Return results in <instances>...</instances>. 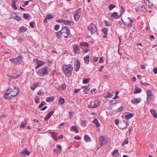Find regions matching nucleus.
I'll list each match as a JSON object with an SVG mask.
<instances>
[{
  "label": "nucleus",
  "instance_id": "1",
  "mask_svg": "<svg viewBox=\"0 0 157 157\" xmlns=\"http://www.w3.org/2000/svg\"><path fill=\"white\" fill-rule=\"evenodd\" d=\"M73 68L71 64H64L63 66V71L65 75L69 77L71 75Z\"/></svg>",
  "mask_w": 157,
  "mask_h": 157
},
{
  "label": "nucleus",
  "instance_id": "2",
  "mask_svg": "<svg viewBox=\"0 0 157 157\" xmlns=\"http://www.w3.org/2000/svg\"><path fill=\"white\" fill-rule=\"evenodd\" d=\"M60 32H61V34L62 36L64 37H67L70 34V31L66 26H63L61 30H60Z\"/></svg>",
  "mask_w": 157,
  "mask_h": 157
},
{
  "label": "nucleus",
  "instance_id": "3",
  "mask_svg": "<svg viewBox=\"0 0 157 157\" xmlns=\"http://www.w3.org/2000/svg\"><path fill=\"white\" fill-rule=\"evenodd\" d=\"M47 67H44L41 69H39L37 71V74L40 76L45 75L48 73Z\"/></svg>",
  "mask_w": 157,
  "mask_h": 157
},
{
  "label": "nucleus",
  "instance_id": "4",
  "mask_svg": "<svg viewBox=\"0 0 157 157\" xmlns=\"http://www.w3.org/2000/svg\"><path fill=\"white\" fill-rule=\"evenodd\" d=\"M87 29L89 30L92 34L95 33H97L98 34V33L97 32V29L95 25L93 23H91L88 27Z\"/></svg>",
  "mask_w": 157,
  "mask_h": 157
},
{
  "label": "nucleus",
  "instance_id": "5",
  "mask_svg": "<svg viewBox=\"0 0 157 157\" xmlns=\"http://www.w3.org/2000/svg\"><path fill=\"white\" fill-rule=\"evenodd\" d=\"M81 10L80 8H79L77 10L75 11L74 14V17L75 20L76 21L78 20L81 15Z\"/></svg>",
  "mask_w": 157,
  "mask_h": 157
},
{
  "label": "nucleus",
  "instance_id": "6",
  "mask_svg": "<svg viewBox=\"0 0 157 157\" xmlns=\"http://www.w3.org/2000/svg\"><path fill=\"white\" fill-rule=\"evenodd\" d=\"M20 90L19 88L17 87H14V89H12V88H11V97H13L16 96L18 94Z\"/></svg>",
  "mask_w": 157,
  "mask_h": 157
},
{
  "label": "nucleus",
  "instance_id": "7",
  "mask_svg": "<svg viewBox=\"0 0 157 157\" xmlns=\"http://www.w3.org/2000/svg\"><path fill=\"white\" fill-rule=\"evenodd\" d=\"M99 104V102L97 101H92L88 105V107L90 108H94L97 107Z\"/></svg>",
  "mask_w": 157,
  "mask_h": 157
},
{
  "label": "nucleus",
  "instance_id": "8",
  "mask_svg": "<svg viewBox=\"0 0 157 157\" xmlns=\"http://www.w3.org/2000/svg\"><path fill=\"white\" fill-rule=\"evenodd\" d=\"M80 61L78 59H77L76 61L74 66V68L75 71L76 72L79 71L80 68Z\"/></svg>",
  "mask_w": 157,
  "mask_h": 157
},
{
  "label": "nucleus",
  "instance_id": "9",
  "mask_svg": "<svg viewBox=\"0 0 157 157\" xmlns=\"http://www.w3.org/2000/svg\"><path fill=\"white\" fill-rule=\"evenodd\" d=\"M135 10L136 11L142 13L146 12L147 10L144 7V6H140L137 8H136Z\"/></svg>",
  "mask_w": 157,
  "mask_h": 157
},
{
  "label": "nucleus",
  "instance_id": "10",
  "mask_svg": "<svg viewBox=\"0 0 157 157\" xmlns=\"http://www.w3.org/2000/svg\"><path fill=\"white\" fill-rule=\"evenodd\" d=\"M50 133L52 137L56 141H57L58 139L57 138L58 134L57 132H50Z\"/></svg>",
  "mask_w": 157,
  "mask_h": 157
},
{
  "label": "nucleus",
  "instance_id": "11",
  "mask_svg": "<svg viewBox=\"0 0 157 157\" xmlns=\"http://www.w3.org/2000/svg\"><path fill=\"white\" fill-rule=\"evenodd\" d=\"M73 49L75 54H79V53L80 49L78 44H75L73 47Z\"/></svg>",
  "mask_w": 157,
  "mask_h": 157
},
{
  "label": "nucleus",
  "instance_id": "12",
  "mask_svg": "<svg viewBox=\"0 0 157 157\" xmlns=\"http://www.w3.org/2000/svg\"><path fill=\"white\" fill-rule=\"evenodd\" d=\"M126 126V124H125V121H123L122 122L119 123L118 125L119 128L121 129H123L125 128Z\"/></svg>",
  "mask_w": 157,
  "mask_h": 157
},
{
  "label": "nucleus",
  "instance_id": "13",
  "mask_svg": "<svg viewBox=\"0 0 157 157\" xmlns=\"http://www.w3.org/2000/svg\"><path fill=\"white\" fill-rule=\"evenodd\" d=\"M121 16H119L118 15V13L117 12H114L111 15V18L112 19L113 18H116L118 19Z\"/></svg>",
  "mask_w": 157,
  "mask_h": 157
},
{
  "label": "nucleus",
  "instance_id": "14",
  "mask_svg": "<svg viewBox=\"0 0 157 157\" xmlns=\"http://www.w3.org/2000/svg\"><path fill=\"white\" fill-rule=\"evenodd\" d=\"M141 101V99L140 98H134L131 100V102L133 104H136L140 103Z\"/></svg>",
  "mask_w": 157,
  "mask_h": 157
},
{
  "label": "nucleus",
  "instance_id": "15",
  "mask_svg": "<svg viewBox=\"0 0 157 157\" xmlns=\"http://www.w3.org/2000/svg\"><path fill=\"white\" fill-rule=\"evenodd\" d=\"M30 154V153L29 151H28V149H25L21 151L20 153V154L21 156H23L25 155H29Z\"/></svg>",
  "mask_w": 157,
  "mask_h": 157
},
{
  "label": "nucleus",
  "instance_id": "16",
  "mask_svg": "<svg viewBox=\"0 0 157 157\" xmlns=\"http://www.w3.org/2000/svg\"><path fill=\"white\" fill-rule=\"evenodd\" d=\"M54 111H52L48 113L44 118V120L46 121L48 120L51 117L52 115L54 113Z\"/></svg>",
  "mask_w": 157,
  "mask_h": 157
},
{
  "label": "nucleus",
  "instance_id": "17",
  "mask_svg": "<svg viewBox=\"0 0 157 157\" xmlns=\"http://www.w3.org/2000/svg\"><path fill=\"white\" fill-rule=\"evenodd\" d=\"M104 140L105 138L104 136H101L100 137L99 141V145H100V147L102 146Z\"/></svg>",
  "mask_w": 157,
  "mask_h": 157
},
{
  "label": "nucleus",
  "instance_id": "18",
  "mask_svg": "<svg viewBox=\"0 0 157 157\" xmlns=\"http://www.w3.org/2000/svg\"><path fill=\"white\" fill-rule=\"evenodd\" d=\"M63 23L66 25H73V22L72 21L63 20Z\"/></svg>",
  "mask_w": 157,
  "mask_h": 157
},
{
  "label": "nucleus",
  "instance_id": "19",
  "mask_svg": "<svg viewBox=\"0 0 157 157\" xmlns=\"http://www.w3.org/2000/svg\"><path fill=\"white\" fill-rule=\"evenodd\" d=\"M36 61H37V65L36 67V69L38 68L39 67L42 66L44 63L42 61H39L37 59Z\"/></svg>",
  "mask_w": 157,
  "mask_h": 157
},
{
  "label": "nucleus",
  "instance_id": "20",
  "mask_svg": "<svg viewBox=\"0 0 157 157\" xmlns=\"http://www.w3.org/2000/svg\"><path fill=\"white\" fill-rule=\"evenodd\" d=\"M147 97L149 98H152L153 94L151 90H147Z\"/></svg>",
  "mask_w": 157,
  "mask_h": 157
},
{
  "label": "nucleus",
  "instance_id": "21",
  "mask_svg": "<svg viewBox=\"0 0 157 157\" xmlns=\"http://www.w3.org/2000/svg\"><path fill=\"white\" fill-rule=\"evenodd\" d=\"M70 129L71 131H75L76 133L79 132L78 128L76 126H73Z\"/></svg>",
  "mask_w": 157,
  "mask_h": 157
},
{
  "label": "nucleus",
  "instance_id": "22",
  "mask_svg": "<svg viewBox=\"0 0 157 157\" xmlns=\"http://www.w3.org/2000/svg\"><path fill=\"white\" fill-rule=\"evenodd\" d=\"M92 122L97 127H99L100 125V124L99 123L98 120L97 118L95 119Z\"/></svg>",
  "mask_w": 157,
  "mask_h": 157
},
{
  "label": "nucleus",
  "instance_id": "23",
  "mask_svg": "<svg viewBox=\"0 0 157 157\" xmlns=\"http://www.w3.org/2000/svg\"><path fill=\"white\" fill-rule=\"evenodd\" d=\"M84 139L86 142H90L91 141L90 138L88 135H85L84 136Z\"/></svg>",
  "mask_w": 157,
  "mask_h": 157
},
{
  "label": "nucleus",
  "instance_id": "24",
  "mask_svg": "<svg viewBox=\"0 0 157 157\" xmlns=\"http://www.w3.org/2000/svg\"><path fill=\"white\" fill-rule=\"evenodd\" d=\"M10 61H11V62L15 64H19V63H18V61L17 60V59L16 58L11 59H10Z\"/></svg>",
  "mask_w": 157,
  "mask_h": 157
},
{
  "label": "nucleus",
  "instance_id": "25",
  "mask_svg": "<svg viewBox=\"0 0 157 157\" xmlns=\"http://www.w3.org/2000/svg\"><path fill=\"white\" fill-rule=\"evenodd\" d=\"M58 101L61 105H62L64 103L65 101L64 98L62 97H60L58 99Z\"/></svg>",
  "mask_w": 157,
  "mask_h": 157
},
{
  "label": "nucleus",
  "instance_id": "26",
  "mask_svg": "<svg viewBox=\"0 0 157 157\" xmlns=\"http://www.w3.org/2000/svg\"><path fill=\"white\" fill-rule=\"evenodd\" d=\"M112 154L114 157H117V155L119 154V152L118 150L116 149L112 152Z\"/></svg>",
  "mask_w": 157,
  "mask_h": 157
},
{
  "label": "nucleus",
  "instance_id": "27",
  "mask_svg": "<svg viewBox=\"0 0 157 157\" xmlns=\"http://www.w3.org/2000/svg\"><path fill=\"white\" fill-rule=\"evenodd\" d=\"M151 113L155 118H157V114L156 111L155 109H152L150 111Z\"/></svg>",
  "mask_w": 157,
  "mask_h": 157
},
{
  "label": "nucleus",
  "instance_id": "28",
  "mask_svg": "<svg viewBox=\"0 0 157 157\" xmlns=\"http://www.w3.org/2000/svg\"><path fill=\"white\" fill-rule=\"evenodd\" d=\"M27 122L26 120H25V122L22 121L20 126V128H23L25 127V125L27 124Z\"/></svg>",
  "mask_w": 157,
  "mask_h": 157
},
{
  "label": "nucleus",
  "instance_id": "29",
  "mask_svg": "<svg viewBox=\"0 0 157 157\" xmlns=\"http://www.w3.org/2000/svg\"><path fill=\"white\" fill-rule=\"evenodd\" d=\"M90 56L88 55L84 57V60L85 63L87 64L89 63V58Z\"/></svg>",
  "mask_w": 157,
  "mask_h": 157
},
{
  "label": "nucleus",
  "instance_id": "30",
  "mask_svg": "<svg viewBox=\"0 0 157 157\" xmlns=\"http://www.w3.org/2000/svg\"><path fill=\"white\" fill-rule=\"evenodd\" d=\"M11 16L12 18H13L15 20H16L18 21H19L21 20V17L17 15H16L15 16L11 15Z\"/></svg>",
  "mask_w": 157,
  "mask_h": 157
},
{
  "label": "nucleus",
  "instance_id": "31",
  "mask_svg": "<svg viewBox=\"0 0 157 157\" xmlns=\"http://www.w3.org/2000/svg\"><path fill=\"white\" fill-rule=\"evenodd\" d=\"M17 0H16V1H13L14 0H13L12 4V7H13L15 10L17 9V7H16L15 4Z\"/></svg>",
  "mask_w": 157,
  "mask_h": 157
},
{
  "label": "nucleus",
  "instance_id": "32",
  "mask_svg": "<svg viewBox=\"0 0 157 157\" xmlns=\"http://www.w3.org/2000/svg\"><path fill=\"white\" fill-rule=\"evenodd\" d=\"M134 114L132 113H129L126 115L125 116V118L128 120L130 118H132L133 115Z\"/></svg>",
  "mask_w": 157,
  "mask_h": 157
},
{
  "label": "nucleus",
  "instance_id": "33",
  "mask_svg": "<svg viewBox=\"0 0 157 157\" xmlns=\"http://www.w3.org/2000/svg\"><path fill=\"white\" fill-rule=\"evenodd\" d=\"M54 99V97H49L47 98L46 99V101L48 102H51Z\"/></svg>",
  "mask_w": 157,
  "mask_h": 157
},
{
  "label": "nucleus",
  "instance_id": "34",
  "mask_svg": "<svg viewBox=\"0 0 157 157\" xmlns=\"http://www.w3.org/2000/svg\"><path fill=\"white\" fill-rule=\"evenodd\" d=\"M121 20L123 22L124 24L126 26H129V27H131L133 25H132V23H129V22H124L123 21V20L122 19H121Z\"/></svg>",
  "mask_w": 157,
  "mask_h": 157
},
{
  "label": "nucleus",
  "instance_id": "35",
  "mask_svg": "<svg viewBox=\"0 0 157 157\" xmlns=\"http://www.w3.org/2000/svg\"><path fill=\"white\" fill-rule=\"evenodd\" d=\"M66 85L65 83L63 84L61 86H60V88H61V90H63L66 88Z\"/></svg>",
  "mask_w": 157,
  "mask_h": 157
},
{
  "label": "nucleus",
  "instance_id": "36",
  "mask_svg": "<svg viewBox=\"0 0 157 157\" xmlns=\"http://www.w3.org/2000/svg\"><path fill=\"white\" fill-rule=\"evenodd\" d=\"M11 88L9 87L8 89L6 90V91L5 93V94H6L7 95L10 94H11Z\"/></svg>",
  "mask_w": 157,
  "mask_h": 157
},
{
  "label": "nucleus",
  "instance_id": "37",
  "mask_svg": "<svg viewBox=\"0 0 157 157\" xmlns=\"http://www.w3.org/2000/svg\"><path fill=\"white\" fill-rule=\"evenodd\" d=\"M27 29L24 26H22L20 29V31L22 32H24L26 31Z\"/></svg>",
  "mask_w": 157,
  "mask_h": 157
},
{
  "label": "nucleus",
  "instance_id": "38",
  "mask_svg": "<svg viewBox=\"0 0 157 157\" xmlns=\"http://www.w3.org/2000/svg\"><path fill=\"white\" fill-rule=\"evenodd\" d=\"M16 59H17L19 63V64H20L21 62L22 59H23V57L22 56H19L17 57V58H16Z\"/></svg>",
  "mask_w": 157,
  "mask_h": 157
},
{
  "label": "nucleus",
  "instance_id": "39",
  "mask_svg": "<svg viewBox=\"0 0 157 157\" xmlns=\"http://www.w3.org/2000/svg\"><path fill=\"white\" fill-rule=\"evenodd\" d=\"M56 33L59 39L61 38L62 36L61 34V32H60V31L59 32H56Z\"/></svg>",
  "mask_w": 157,
  "mask_h": 157
},
{
  "label": "nucleus",
  "instance_id": "40",
  "mask_svg": "<svg viewBox=\"0 0 157 157\" xmlns=\"http://www.w3.org/2000/svg\"><path fill=\"white\" fill-rule=\"evenodd\" d=\"M34 100L36 103H38L40 102V99L39 97L36 96L34 98Z\"/></svg>",
  "mask_w": 157,
  "mask_h": 157
},
{
  "label": "nucleus",
  "instance_id": "41",
  "mask_svg": "<svg viewBox=\"0 0 157 157\" xmlns=\"http://www.w3.org/2000/svg\"><path fill=\"white\" fill-rule=\"evenodd\" d=\"M141 91V89L140 88L139 89H136L134 91L133 93L135 94H137L138 93H140Z\"/></svg>",
  "mask_w": 157,
  "mask_h": 157
},
{
  "label": "nucleus",
  "instance_id": "42",
  "mask_svg": "<svg viewBox=\"0 0 157 157\" xmlns=\"http://www.w3.org/2000/svg\"><path fill=\"white\" fill-rule=\"evenodd\" d=\"M90 80V78L84 79L83 80V83L84 84L89 83Z\"/></svg>",
  "mask_w": 157,
  "mask_h": 157
},
{
  "label": "nucleus",
  "instance_id": "43",
  "mask_svg": "<svg viewBox=\"0 0 157 157\" xmlns=\"http://www.w3.org/2000/svg\"><path fill=\"white\" fill-rule=\"evenodd\" d=\"M124 8L123 7H121L120 8V16H121L123 14L124 12Z\"/></svg>",
  "mask_w": 157,
  "mask_h": 157
},
{
  "label": "nucleus",
  "instance_id": "44",
  "mask_svg": "<svg viewBox=\"0 0 157 157\" xmlns=\"http://www.w3.org/2000/svg\"><path fill=\"white\" fill-rule=\"evenodd\" d=\"M108 30V29L107 28H104L102 29V31L105 34H107V31Z\"/></svg>",
  "mask_w": 157,
  "mask_h": 157
},
{
  "label": "nucleus",
  "instance_id": "45",
  "mask_svg": "<svg viewBox=\"0 0 157 157\" xmlns=\"http://www.w3.org/2000/svg\"><path fill=\"white\" fill-rule=\"evenodd\" d=\"M23 17L25 19H27L29 17V14L26 13H24Z\"/></svg>",
  "mask_w": 157,
  "mask_h": 157
},
{
  "label": "nucleus",
  "instance_id": "46",
  "mask_svg": "<svg viewBox=\"0 0 157 157\" xmlns=\"http://www.w3.org/2000/svg\"><path fill=\"white\" fill-rule=\"evenodd\" d=\"M46 17L48 19H51L53 17V16L51 14L47 15Z\"/></svg>",
  "mask_w": 157,
  "mask_h": 157
},
{
  "label": "nucleus",
  "instance_id": "47",
  "mask_svg": "<svg viewBox=\"0 0 157 157\" xmlns=\"http://www.w3.org/2000/svg\"><path fill=\"white\" fill-rule=\"evenodd\" d=\"M46 103L44 101H42L41 102V104L39 105V107L40 108H41L43 106L45 105Z\"/></svg>",
  "mask_w": 157,
  "mask_h": 157
},
{
  "label": "nucleus",
  "instance_id": "48",
  "mask_svg": "<svg viewBox=\"0 0 157 157\" xmlns=\"http://www.w3.org/2000/svg\"><path fill=\"white\" fill-rule=\"evenodd\" d=\"M115 6L113 4H111L109 6V8L110 10H111L115 7Z\"/></svg>",
  "mask_w": 157,
  "mask_h": 157
},
{
  "label": "nucleus",
  "instance_id": "49",
  "mask_svg": "<svg viewBox=\"0 0 157 157\" xmlns=\"http://www.w3.org/2000/svg\"><path fill=\"white\" fill-rule=\"evenodd\" d=\"M117 103V102L116 101H114L112 100L110 101V105H113L116 104Z\"/></svg>",
  "mask_w": 157,
  "mask_h": 157
},
{
  "label": "nucleus",
  "instance_id": "50",
  "mask_svg": "<svg viewBox=\"0 0 157 157\" xmlns=\"http://www.w3.org/2000/svg\"><path fill=\"white\" fill-rule=\"evenodd\" d=\"M113 96V94L109 92H108L107 95L106 96L105 98H111Z\"/></svg>",
  "mask_w": 157,
  "mask_h": 157
},
{
  "label": "nucleus",
  "instance_id": "51",
  "mask_svg": "<svg viewBox=\"0 0 157 157\" xmlns=\"http://www.w3.org/2000/svg\"><path fill=\"white\" fill-rule=\"evenodd\" d=\"M4 98L6 99H10L11 98V97L10 96H9V95H6V94H5L4 96Z\"/></svg>",
  "mask_w": 157,
  "mask_h": 157
},
{
  "label": "nucleus",
  "instance_id": "52",
  "mask_svg": "<svg viewBox=\"0 0 157 157\" xmlns=\"http://www.w3.org/2000/svg\"><path fill=\"white\" fill-rule=\"evenodd\" d=\"M35 24V22H31L29 23V25L31 27L33 28L34 27V25Z\"/></svg>",
  "mask_w": 157,
  "mask_h": 157
},
{
  "label": "nucleus",
  "instance_id": "53",
  "mask_svg": "<svg viewBox=\"0 0 157 157\" xmlns=\"http://www.w3.org/2000/svg\"><path fill=\"white\" fill-rule=\"evenodd\" d=\"M128 143V139L124 140V142L122 143V145L123 146H124L125 144H127Z\"/></svg>",
  "mask_w": 157,
  "mask_h": 157
},
{
  "label": "nucleus",
  "instance_id": "54",
  "mask_svg": "<svg viewBox=\"0 0 157 157\" xmlns=\"http://www.w3.org/2000/svg\"><path fill=\"white\" fill-rule=\"evenodd\" d=\"M89 89V87L88 86H83V87H82L81 88V89H83V91L84 92H85V90H88V89Z\"/></svg>",
  "mask_w": 157,
  "mask_h": 157
},
{
  "label": "nucleus",
  "instance_id": "55",
  "mask_svg": "<svg viewBox=\"0 0 157 157\" xmlns=\"http://www.w3.org/2000/svg\"><path fill=\"white\" fill-rule=\"evenodd\" d=\"M60 25H55L54 29L56 30H58L59 27Z\"/></svg>",
  "mask_w": 157,
  "mask_h": 157
},
{
  "label": "nucleus",
  "instance_id": "56",
  "mask_svg": "<svg viewBox=\"0 0 157 157\" xmlns=\"http://www.w3.org/2000/svg\"><path fill=\"white\" fill-rule=\"evenodd\" d=\"M140 82L141 83V84L143 85H145L146 86H147V85L150 86L151 85L149 83H147V82H143L142 81H141Z\"/></svg>",
  "mask_w": 157,
  "mask_h": 157
},
{
  "label": "nucleus",
  "instance_id": "57",
  "mask_svg": "<svg viewBox=\"0 0 157 157\" xmlns=\"http://www.w3.org/2000/svg\"><path fill=\"white\" fill-rule=\"evenodd\" d=\"M81 124L82 126H85L86 124H85V121L84 120H81Z\"/></svg>",
  "mask_w": 157,
  "mask_h": 157
},
{
  "label": "nucleus",
  "instance_id": "58",
  "mask_svg": "<svg viewBox=\"0 0 157 157\" xmlns=\"http://www.w3.org/2000/svg\"><path fill=\"white\" fill-rule=\"evenodd\" d=\"M44 94L43 92L41 90H39L37 92V94L38 95H40L41 96H42L44 95Z\"/></svg>",
  "mask_w": 157,
  "mask_h": 157
},
{
  "label": "nucleus",
  "instance_id": "59",
  "mask_svg": "<svg viewBox=\"0 0 157 157\" xmlns=\"http://www.w3.org/2000/svg\"><path fill=\"white\" fill-rule=\"evenodd\" d=\"M30 1H25V4H24V5H22V6H23V7H25V6L27 5L28 4V3H29V2Z\"/></svg>",
  "mask_w": 157,
  "mask_h": 157
},
{
  "label": "nucleus",
  "instance_id": "60",
  "mask_svg": "<svg viewBox=\"0 0 157 157\" xmlns=\"http://www.w3.org/2000/svg\"><path fill=\"white\" fill-rule=\"evenodd\" d=\"M105 23L106 25L107 26H111V24L109 23V22L108 21H105Z\"/></svg>",
  "mask_w": 157,
  "mask_h": 157
},
{
  "label": "nucleus",
  "instance_id": "61",
  "mask_svg": "<svg viewBox=\"0 0 157 157\" xmlns=\"http://www.w3.org/2000/svg\"><path fill=\"white\" fill-rule=\"evenodd\" d=\"M34 85L36 88L39 86V84L38 82H35L34 84Z\"/></svg>",
  "mask_w": 157,
  "mask_h": 157
},
{
  "label": "nucleus",
  "instance_id": "62",
  "mask_svg": "<svg viewBox=\"0 0 157 157\" xmlns=\"http://www.w3.org/2000/svg\"><path fill=\"white\" fill-rule=\"evenodd\" d=\"M153 71L154 74H157V68L155 67L154 68L153 70Z\"/></svg>",
  "mask_w": 157,
  "mask_h": 157
},
{
  "label": "nucleus",
  "instance_id": "63",
  "mask_svg": "<svg viewBox=\"0 0 157 157\" xmlns=\"http://www.w3.org/2000/svg\"><path fill=\"white\" fill-rule=\"evenodd\" d=\"M57 148L59 149L58 150H60L59 152H60L62 150V148H61V146L60 145H58L57 147Z\"/></svg>",
  "mask_w": 157,
  "mask_h": 157
},
{
  "label": "nucleus",
  "instance_id": "64",
  "mask_svg": "<svg viewBox=\"0 0 157 157\" xmlns=\"http://www.w3.org/2000/svg\"><path fill=\"white\" fill-rule=\"evenodd\" d=\"M123 109V106H121L118 110V112H119L121 111Z\"/></svg>",
  "mask_w": 157,
  "mask_h": 157
}]
</instances>
